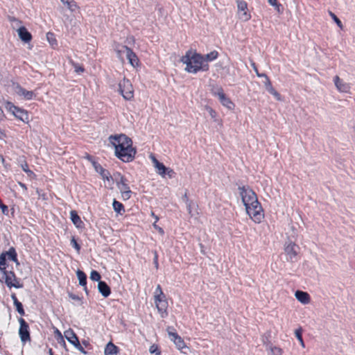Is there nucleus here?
<instances>
[{
  "label": "nucleus",
  "instance_id": "obj_50",
  "mask_svg": "<svg viewBox=\"0 0 355 355\" xmlns=\"http://www.w3.org/2000/svg\"><path fill=\"white\" fill-rule=\"evenodd\" d=\"M11 298H12V301H13V304H14V305H15L16 303H17L18 302H19V301L18 300V299H17V295H16V294H15V293H12V294H11Z\"/></svg>",
  "mask_w": 355,
  "mask_h": 355
},
{
  "label": "nucleus",
  "instance_id": "obj_18",
  "mask_svg": "<svg viewBox=\"0 0 355 355\" xmlns=\"http://www.w3.org/2000/svg\"><path fill=\"white\" fill-rule=\"evenodd\" d=\"M170 340L175 344L176 348L182 352H183V349L187 347L186 343L178 334H173Z\"/></svg>",
  "mask_w": 355,
  "mask_h": 355
},
{
  "label": "nucleus",
  "instance_id": "obj_62",
  "mask_svg": "<svg viewBox=\"0 0 355 355\" xmlns=\"http://www.w3.org/2000/svg\"><path fill=\"white\" fill-rule=\"evenodd\" d=\"M0 133H1V135H4V134H3V132L1 131V129H0Z\"/></svg>",
  "mask_w": 355,
  "mask_h": 355
},
{
  "label": "nucleus",
  "instance_id": "obj_2",
  "mask_svg": "<svg viewBox=\"0 0 355 355\" xmlns=\"http://www.w3.org/2000/svg\"><path fill=\"white\" fill-rule=\"evenodd\" d=\"M239 194L242 202L245 207V210L255 223L259 224L264 219V211L261 204L258 200L257 193L248 186L239 187Z\"/></svg>",
  "mask_w": 355,
  "mask_h": 355
},
{
  "label": "nucleus",
  "instance_id": "obj_56",
  "mask_svg": "<svg viewBox=\"0 0 355 355\" xmlns=\"http://www.w3.org/2000/svg\"><path fill=\"white\" fill-rule=\"evenodd\" d=\"M268 3L270 5L272 6V5H275L276 3L277 2V0H268Z\"/></svg>",
  "mask_w": 355,
  "mask_h": 355
},
{
  "label": "nucleus",
  "instance_id": "obj_12",
  "mask_svg": "<svg viewBox=\"0 0 355 355\" xmlns=\"http://www.w3.org/2000/svg\"><path fill=\"white\" fill-rule=\"evenodd\" d=\"M236 3L239 18L243 21H249L252 16L248 10L247 2L244 0H237Z\"/></svg>",
  "mask_w": 355,
  "mask_h": 355
},
{
  "label": "nucleus",
  "instance_id": "obj_34",
  "mask_svg": "<svg viewBox=\"0 0 355 355\" xmlns=\"http://www.w3.org/2000/svg\"><path fill=\"white\" fill-rule=\"evenodd\" d=\"M269 349L272 355H282L284 353L283 349L279 347L270 345Z\"/></svg>",
  "mask_w": 355,
  "mask_h": 355
},
{
  "label": "nucleus",
  "instance_id": "obj_24",
  "mask_svg": "<svg viewBox=\"0 0 355 355\" xmlns=\"http://www.w3.org/2000/svg\"><path fill=\"white\" fill-rule=\"evenodd\" d=\"M98 291L102 294L104 297H108L111 293V290L110 286L107 284L106 282L103 281H100L98 285Z\"/></svg>",
  "mask_w": 355,
  "mask_h": 355
},
{
  "label": "nucleus",
  "instance_id": "obj_19",
  "mask_svg": "<svg viewBox=\"0 0 355 355\" xmlns=\"http://www.w3.org/2000/svg\"><path fill=\"white\" fill-rule=\"evenodd\" d=\"M93 166L96 171L101 175L104 180H106L109 181L112 178L110 173L105 169L100 164L96 162H93Z\"/></svg>",
  "mask_w": 355,
  "mask_h": 355
},
{
  "label": "nucleus",
  "instance_id": "obj_42",
  "mask_svg": "<svg viewBox=\"0 0 355 355\" xmlns=\"http://www.w3.org/2000/svg\"><path fill=\"white\" fill-rule=\"evenodd\" d=\"M166 331L168 333V335L169 336V338L173 337V334H178L175 329L173 326H168L166 328Z\"/></svg>",
  "mask_w": 355,
  "mask_h": 355
},
{
  "label": "nucleus",
  "instance_id": "obj_4",
  "mask_svg": "<svg viewBox=\"0 0 355 355\" xmlns=\"http://www.w3.org/2000/svg\"><path fill=\"white\" fill-rule=\"evenodd\" d=\"M181 62L186 64L185 71L188 73L207 71L209 69V64L205 62L204 55L197 53L196 50H188L181 58Z\"/></svg>",
  "mask_w": 355,
  "mask_h": 355
},
{
  "label": "nucleus",
  "instance_id": "obj_20",
  "mask_svg": "<svg viewBox=\"0 0 355 355\" xmlns=\"http://www.w3.org/2000/svg\"><path fill=\"white\" fill-rule=\"evenodd\" d=\"M70 216L71 221L77 228L83 229L84 227L85 224L81 220L80 217L78 216L76 211L71 210L70 211Z\"/></svg>",
  "mask_w": 355,
  "mask_h": 355
},
{
  "label": "nucleus",
  "instance_id": "obj_31",
  "mask_svg": "<svg viewBox=\"0 0 355 355\" xmlns=\"http://www.w3.org/2000/svg\"><path fill=\"white\" fill-rule=\"evenodd\" d=\"M295 336H296L297 339L299 340L301 346L302 347H305L304 342L303 338H302V329L300 328V329H296L295 331Z\"/></svg>",
  "mask_w": 355,
  "mask_h": 355
},
{
  "label": "nucleus",
  "instance_id": "obj_25",
  "mask_svg": "<svg viewBox=\"0 0 355 355\" xmlns=\"http://www.w3.org/2000/svg\"><path fill=\"white\" fill-rule=\"evenodd\" d=\"M119 352L118 347L112 343L109 342L105 347V355H117Z\"/></svg>",
  "mask_w": 355,
  "mask_h": 355
},
{
  "label": "nucleus",
  "instance_id": "obj_10",
  "mask_svg": "<svg viewBox=\"0 0 355 355\" xmlns=\"http://www.w3.org/2000/svg\"><path fill=\"white\" fill-rule=\"evenodd\" d=\"M300 248L294 242L286 243L284 247V252L287 257V261L294 262L297 260Z\"/></svg>",
  "mask_w": 355,
  "mask_h": 355
},
{
  "label": "nucleus",
  "instance_id": "obj_1",
  "mask_svg": "<svg viewBox=\"0 0 355 355\" xmlns=\"http://www.w3.org/2000/svg\"><path fill=\"white\" fill-rule=\"evenodd\" d=\"M108 140L114 149V155L123 162H132L137 154L132 139L123 133L111 135Z\"/></svg>",
  "mask_w": 355,
  "mask_h": 355
},
{
  "label": "nucleus",
  "instance_id": "obj_14",
  "mask_svg": "<svg viewBox=\"0 0 355 355\" xmlns=\"http://www.w3.org/2000/svg\"><path fill=\"white\" fill-rule=\"evenodd\" d=\"M118 187L121 193L123 200H127L131 198L132 191L128 186V180L125 178L121 177L118 182Z\"/></svg>",
  "mask_w": 355,
  "mask_h": 355
},
{
  "label": "nucleus",
  "instance_id": "obj_21",
  "mask_svg": "<svg viewBox=\"0 0 355 355\" xmlns=\"http://www.w3.org/2000/svg\"><path fill=\"white\" fill-rule=\"evenodd\" d=\"M17 93L26 100H31L35 97V94L33 91H28L21 86L17 87Z\"/></svg>",
  "mask_w": 355,
  "mask_h": 355
},
{
  "label": "nucleus",
  "instance_id": "obj_55",
  "mask_svg": "<svg viewBox=\"0 0 355 355\" xmlns=\"http://www.w3.org/2000/svg\"><path fill=\"white\" fill-rule=\"evenodd\" d=\"M19 185L24 190V191H27V187L26 185L24 184V183H22V182H19Z\"/></svg>",
  "mask_w": 355,
  "mask_h": 355
},
{
  "label": "nucleus",
  "instance_id": "obj_30",
  "mask_svg": "<svg viewBox=\"0 0 355 355\" xmlns=\"http://www.w3.org/2000/svg\"><path fill=\"white\" fill-rule=\"evenodd\" d=\"M329 15L331 17V19L335 21L337 26L340 28H343V25L342 21L339 19V18L331 10H329Z\"/></svg>",
  "mask_w": 355,
  "mask_h": 355
},
{
  "label": "nucleus",
  "instance_id": "obj_59",
  "mask_svg": "<svg viewBox=\"0 0 355 355\" xmlns=\"http://www.w3.org/2000/svg\"><path fill=\"white\" fill-rule=\"evenodd\" d=\"M70 297L72 298V299H76V297L72 294L70 295Z\"/></svg>",
  "mask_w": 355,
  "mask_h": 355
},
{
  "label": "nucleus",
  "instance_id": "obj_23",
  "mask_svg": "<svg viewBox=\"0 0 355 355\" xmlns=\"http://www.w3.org/2000/svg\"><path fill=\"white\" fill-rule=\"evenodd\" d=\"M18 35L20 39L24 42H29L32 40L31 34L28 31L26 27L21 26L18 31Z\"/></svg>",
  "mask_w": 355,
  "mask_h": 355
},
{
  "label": "nucleus",
  "instance_id": "obj_17",
  "mask_svg": "<svg viewBox=\"0 0 355 355\" xmlns=\"http://www.w3.org/2000/svg\"><path fill=\"white\" fill-rule=\"evenodd\" d=\"M334 82L336 87L340 92L347 93L349 91L350 87L349 84L345 83L338 76H336L334 78Z\"/></svg>",
  "mask_w": 355,
  "mask_h": 355
},
{
  "label": "nucleus",
  "instance_id": "obj_51",
  "mask_svg": "<svg viewBox=\"0 0 355 355\" xmlns=\"http://www.w3.org/2000/svg\"><path fill=\"white\" fill-rule=\"evenodd\" d=\"M21 168L23 171L26 172V170H28L29 168L28 163L25 162L24 164H21Z\"/></svg>",
  "mask_w": 355,
  "mask_h": 355
},
{
  "label": "nucleus",
  "instance_id": "obj_13",
  "mask_svg": "<svg viewBox=\"0 0 355 355\" xmlns=\"http://www.w3.org/2000/svg\"><path fill=\"white\" fill-rule=\"evenodd\" d=\"M19 322L20 324L19 329V335L21 342L26 343L27 341H30L31 336H30L28 324L22 318H20L19 319Z\"/></svg>",
  "mask_w": 355,
  "mask_h": 355
},
{
  "label": "nucleus",
  "instance_id": "obj_5",
  "mask_svg": "<svg viewBox=\"0 0 355 355\" xmlns=\"http://www.w3.org/2000/svg\"><path fill=\"white\" fill-rule=\"evenodd\" d=\"M154 302L162 318H165L168 316V303L166 297L162 291V287L158 284L154 292Z\"/></svg>",
  "mask_w": 355,
  "mask_h": 355
},
{
  "label": "nucleus",
  "instance_id": "obj_53",
  "mask_svg": "<svg viewBox=\"0 0 355 355\" xmlns=\"http://www.w3.org/2000/svg\"><path fill=\"white\" fill-rule=\"evenodd\" d=\"M150 215L153 216V218H155V222L157 223L159 219V217L157 215H155V214L153 211H151Z\"/></svg>",
  "mask_w": 355,
  "mask_h": 355
},
{
  "label": "nucleus",
  "instance_id": "obj_15",
  "mask_svg": "<svg viewBox=\"0 0 355 355\" xmlns=\"http://www.w3.org/2000/svg\"><path fill=\"white\" fill-rule=\"evenodd\" d=\"M258 77L265 78L264 86L266 90L272 94L277 101L282 100L281 94L273 87L270 78L266 73H257Z\"/></svg>",
  "mask_w": 355,
  "mask_h": 355
},
{
  "label": "nucleus",
  "instance_id": "obj_22",
  "mask_svg": "<svg viewBox=\"0 0 355 355\" xmlns=\"http://www.w3.org/2000/svg\"><path fill=\"white\" fill-rule=\"evenodd\" d=\"M296 299L304 304H307L310 302V295L308 293L302 291H297L295 293Z\"/></svg>",
  "mask_w": 355,
  "mask_h": 355
},
{
  "label": "nucleus",
  "instance_id": "obj_33",
  "mask_svg": "<svg viewBox=\"0 0 355 355\" xmlns=\"http://www.w3.org/2000/svg\"><path fill=\"white\" fill-rule=\"evenodd\" d=\"M55 338L59 343H63L65 345V342L61 331L57 328L54 330Z\"/></svg>",
  "mask_w": 355,
  "mask_h": 355
},
{
  "label": "nucleus",
  "instance_id": "obj_26",
  "mask_svg": "<svg viewBox=\"0 0 355 355\" xmlns=\"http://www.w3.org/2000/svg\"><path fill=\"white\" fill-rule=\"evenodd\" d=\"M77 277L79 281V284L84 286V290L87 293V275L86 274L82 271L78 270L76 272Z\"/></svg>",
  "mask_w": 355,
  "mask_h": 355
},
{
  "label": "nucleus",
  "instance_id": "obj_60",
  "mask_svg": "<svg viewBox=\"0 0 355 355\" xmlns=\"http://www.w3.org/2000/svg\"><path fill=\"white\" fill-rule=\"evenodd\" d=\"M10 21H18L15 17L10 18Z\"/></svg>",
  "mask_w": 355,
  "mask_h": 355
},
{
  "label": "nucleus",
  "instance_id": "obj_54",
  "mask_svg": "<svg viewBox=\"0 0 355 355\" xmlns=\"http://www.w3.org/2000/svg\"><path fill=\"white\" fill-rule=\"evenodd\" d=\"M28 176H32V175H35V173L31 171L30 170L29 168L28 170H26V172H25Z\"/></svg>",
  "mask_w": 355,
  "mask_h": 355
},
{
  "label": "nucleus",
  "instance_id": "obj_41",
  "mask_svg": "<svg viewBox=\"0 0 355 355\" xmlns=\"http://www.w3.org/2000/svg\"><path fill=\"white\" fill-rule=\"evenodd\" d=\"M15 306L16 307V309H17V312L21 315H25V311H24V309L23 308V305H22V304L20 302H18L17 303H16L15 304Z\"/></svg>",
  "mask_w": 355,
  "mask_h": 355
},
{
  "label": "nucleus",
  "instance_id": "obj_37",
  "mask_svg": "<svg viewBox=\"0 0 355 355\" xmlns=\"http://www.w3.org/2000/svg\"><path fill=\"white\" fill-rule=\"evenodd\" d=\"M149 352L150 354H155V355H161V351L159 349V347L157 345H152L149 348Z\"/></svg>",
  "mask_w": 355,
  "mask_h": 355
},
{
  "label": "nucleus",
  "instance_id": "obj_39",
  "mask_svg": "<svg viewBox=\"0 0 355 355\" xmlns=\"http://www.w3.org/2000/svg\"><path fill=\"white\" fill-rule=\"evenodd\" d=\"M72 65L75 69V71L77 73H83L85 71V68L83 67V66L80 65L79 64L76 63L74 62H72Z\"/></svg>",
  "mask_w": 355,
  "mask_h": 355
},
{
  "label": "nucleus",
  "instance_id": "obj_35",
  "mask_svg": "<svg viewBox=\"0 0 355 355\" xmlns=\"http://www.w3.org/2000/svg\"><path fill=\"white\" fill-rule=\"evenodd\" d=\"M205 110L208 112L211 118L214 119V121H216L217 112L209 105L205 106Z\"/></svg>",
  "mask_w": 355,
  "mask_h": 355
},
{
  "label": "nucleus",
  "instance_id": "obj_11",
  "mask_svg": "<svg viewBox=\"0 0 355 355\" xmlns=\"http://www.w3.org/2000/svg\"><path fill=\"white\" fill-rule=\"evenodd\" d=\"M66 339L73 345L78 351L83 354H87V352L81 345L78 337L72 329H69L64 332Z\"/></svg>",
  "mask_w": 355,
  "mask_h": 355
},
{
  "label": "nucleus",
  "instance_id": "obj_38",
  "mask_svg": "<svg viewBox=\"0 0 355 355\" xmlns=\"http://www.w3.org/2000/svg\"><path fill=\"white\" fill-rule=\"evenodd\" d=\"M90 278L93 281L100 282L101 278L100 273L96 270H92L90 274Z\"/></svg>",
  "mask_w": 355,
  "mask_h": 355
},
{
  "label": "nucleus",
  "instance_id": "obj_46",
  "mask_svg": "<svg viewBox=\"0 0 355 355\" xmlns=\"http://www.w3.org/2000/svg\"><path fill=\"white\" fill-rule=\"evenodd\" d=\"M187 211L188 213L192 216V202L191 201H189V200H187Z\"/></svg>",
  "mask_w": 355,
  "mask_h": 355
},
{
  "label": "nucleus",
  "instance_id": "obj_58",
  "mask_svg": "<svg viewBox=\"0 0 355 355\" xmlns=\"http://www.w3.org/2000/svg\"><path fill=\"white\" fill-rule=\"evenodd\" d=\"M49 355H54L52 349H49Z\"/></svg>",
  "mask_w": 355,
  "mask_h": 355
},
{
  "label": "nucleus",
  "instance_id": "obj_48",
  "mask_svg": "<svg viewBox=\"0 0 355 355\" xmlns=\"http://www.w3.org/2000/svg\"><path fill=\"white\" fill-rule=\"evenodd\" d=\"M272 6L275 7V9L279 12L281 13L282 11L281 10L282 8V4L277 2L275 5H272Z\"/></svg>",
  "mask_w": 355,
  "mask_h": 355
},
{
  "label": "nucleus",
  "instance_id": "obj_47",
  "mask_svg": "<svg viewBox=\"0 0 355 355\" xmlns=\"http://www.w3.org/2000/svg\"><path fill=\"white\" fill-rule=\"evenodd\" d=\"M0 208L1 209V211L3 214H8V206H6V205H4L3 203H2L1 205H0Z\"/></svg>",
  "mask_w": 355,
  "mask_h": 355
},
{
  "label": "nucleus",
  "instance_id": "obj_49",
  "mask_svg": "<svg viewBox=\"0 0 355 355\" xmlns=\"http://www.w3.org/2000/svg\"><path fill=\"white\" fill-rule=\"evenodd\" d=\"M0 159L3 166L7 168L9 164L6 162L5 158L2 155H0Z\"/></svg>",
  "mask_w": 355,
  "mask_h": 355
},
{
  "label": "nucleus",
  "instance_id": "obj_61",
  "mask_svg": "<svg viewBox=\"0 0 355 355\" xmlns=\"http://www.w3.org/2000/svg\"><path fill=\"white\" fill-rule=\"evenodd\" d=\"M184 198H186L187 200H189V199H188V198H187V193H185V195H184ZM187 202V200H186V202Z\"/></svg>",
  "mask_w": 355,
  "mask_h": 355
},
{
  "label": "nucleus",
  "instance_id": "obj_52",
  "mask_svg": "<svg viewBox=\"0 0 355 355\" xmlns=\"http://www.w3.org/2000/svg\"><path fill=\"white\" fill-rule=\"evenodd\" d=\"M252 67H253L254 71L256 72V74L257 75V73H259V70H258L257 66H256V64L254 62L252 63Z\"/></svg>",
  "mask_w": 355,
  "mask_h": 355
},
{
  "label": "nucleus",
  "instance_id": "obj_44",
  "mask_svg": "<svg viewBox=\"0 0 355 355\" xmlns=\"http://www.w3.org/2000/svg\"><path fill=\"white\" fill-rule=\"evenodd\" d=\"M154 258H153V263L155 267L157 269L159 268V262H158V254L157 251H154Z\"/></svg>",
  "mask_w": 355,
  "mask_h": 355
},
{
  "label": "nucleus",
  "instance_id": "obj_7",
  "mask_svg": "<svg viewBox=\"0 0 355 355\" xmlns=\"http://www.w3.org/2000/svg\"><path fill=\"white\" fill-rule=\"evenodd\" d=\"M119 92L126 101H131L134 98V89L131 82L123 78L119 83Z\"/></svg>",
  "mask_w": 355,
  "mask_h": 355
},
{
  "label": "nucleus",
  "instance_id": "obj_3",
  "mask_svg": "<svg viewBox=\"0 0 355 355\" xmlns=\"http://www.w3.org/2000/svg\"><path fill=\"white\" fill-rule=\"evenodd\" d=\"M7 259L12 261L17 265L19 264L17 254L15 248L11 247L8 251L3 252L0 254V282L6 284L9 288H21L23 287V283L16 276L12 270H8Z\"/></svg>",
  "mask_w": 355,
  "mask_h": 355
},
{
  "label": "nucleus",
  "instance_id": "obj_36",
  "mask_svg": "<svg viewBox=\"0 0 355 355\" xmlns=\"http://www.w3.org/2000/svg\"><path fill=\"white\" fill-rule=\"evenodd\" d=\"M70 243L76 249V250L79 253L81 247H80V245L77 242V241L74 236L71 237Z\"/></svg>",
  "mask_w": 355,
  "mask_h": 355
},
{
  "label": "nucleus",
  "instance_id": "obj_8",
  "mask_svg": "<svg viewBox=\"0 0 355 355\" xmlns=\"http://www.w3.org/2000/svg\"><path fill=\"white\" fill-rule=\"evenodd\" d=\"M150 157L157 174H159L162 178H165L166 175H167L169 178H173L175 177V173L173 169L165 166L164 164L158 161L154 155H151Z\"/></svg>",
  "mask_w": 355,
  "mask_h": 355
},
{
  "label": "nucleus",
  "instance_id": "obj_43",
  "mask_svg": "<svg viewBox=\"0 0 355 355\" xmlns=\"http://www.w3.org/2000/svg\"><path fill=\"white\" fill-rule=\"evenodd\" d=\"M80 344L83 348L85 347V348H87L89 350L92 349V345L90 344V343L88 340H83Z\"/></svg>",
  "mask_w": 355,
  "mask_h": 355
},
{
  "label": "nucleus",
  "instance_id": "obj_16",
  "mask_svg": "<svg viewBox=\"0 0 355 355\" xmlns=\"http://www.w3.org/2000/svg\"><path fill=\"white\" fill-rule=\"evenodd\" d=\"M122 48L126 53V58L128 62L135 68L139 67L140 64L139 59L132 49L125 45L123 46Z\"/></svg>",
  "mask_w": 355,
  "mask_h": 355
},
{
  "label": "nucleus",
  "instance_id": "obj_6",
  "mask_svg": "<svg viewBox=\"0 0 355 355\" xmlns=\"http://www.w3.org/2000/svg\"><path fill=\"white\" fill-rule=\"evenodd\" d=\"M5 107L11 114H12L17 119L22 121L24 123H28L29 121V116L28 112L21 107L15 105L12 103L7 101Z\"/></svg>",
  "mask_w": 355,
  "mask_h": 355
},
{
  "label": "nucleus",
  "instance_id": "obj_9",
  "mask_svg": "<svg viewBox=\"0 0 355 355\" xmlns=\"http://www.w3.org/2000/svg\"><path fill=\"white\" fill-rule=\"evenodd\" d=\"M211 94L214 96H217L223 106L229 110H233L235 107L232 101L226 96L223 89L221 87H218L216 89H211Z\"/></svg>",
  "mask_w": 355,
  "mask_h": 355
},
{
  "label": "nucleus",
  "instance_id": "obj_28",
  "mask_svg": "<svg viewBox=\"0 0 355 355\" xmlns=\"http://www.w3.org/2000/svg\"><path fill=\"white\" fill-rule=\"evenodd\" d=\"M112 206H113L114 210L116 213H118L119 214H122L123 212H125V208H124L123 205L121 202L117 201L116 200H114Z\"/></svg>",
  "mask_w": 355,
  "mask_h": 355
},
{
  "label": "nucleus",
  "instance_id": "obj_57",
  "mask_svg": "<svg viewBox=\"0 0 355 355\" xmlns=\"http://www.w3.org/2000/svg\"><path fill=\"white\" fill-rule=\"evenodd\" d=\"M128 40H130L131 42H132L133 43H135V37L134 36H130L128 37Z\"/></svg>",
  "mask_w": 355,
  "mask_h": 355
},
{
  "label": "nucleus",
  "instance_id": "obj_45",
  "mask_svg": "<svg viewBox=\"0 0 355 355\" xmlns=\"http://www.w3.org/2000/svg\"><path fill=\"white\" fill-rule=\"evenodd\" d=\"M153 227L157 230L158 231V232L161 234V235H164V230H163V228H162L161 227L158 226L157 225V223L154 222V223L153 224Z\"/></svg>",
  "mask_w": 355,
  "mask_h": 355
},
{
  "label": "nucleus",
  "instance_id": "obj_32",
  "mask_svg": "<svg viewBox=\"0 0 355 355\" xmlns=\"http://www.w3.org/2000/svg\"><path fill=\"white\" fill-rule=\"evenodd\" d=\"M64 5H66L69 10L71 12L75 11L76 8H78L77 3L74 0L67 1Z\"/></svg>",
  "mask_w": 355,
  "mask_h": 355
},
{
  "label": "nucleus",
  "instance_id": "obj_63",
  "mask_svg": "<svg viewBox=\"0 0 355 355\" xmlns=\"http://www.w3.org/2000/svg\"><path fill=\"white\" fill-rule=\"evenodd\" d=\"M2 135H1V134L0 133V138H1Z\"/></svg>",
  "mask_w": 355,
  "mask_h": 355
},
{
  "label": "nucleus",
  "instance_id": "obj_40",
  "mask_svg": "<svg viewBox=\"0 0 355 355\" xmlns=\"http://www.w3.org/2000/svg\"><path fill=\"white\" fill-rule=\"evenodd\" d=\"M36 193L38 195L39 199H42L43 200H47V195H46V193L43 190L40 189H36Z\"/></svg>",
  "mask_w": 355,
  "mask_h": 355
},
{
  "label": "nucleus",
  "instance_id": "obj_29",
  "mask_svg": "<svg viewBox=\"0 0 355 355\" xmlns=\"http://www.w3.org/2000/svg\"><path fill=\"white\" fill-rule=\"evenodd\" d=\"M122 46H123L119 43L116 44L114 46V51L117 55L118 58L120 59L122 62H123V58L122 56V53L123 52L122 49H123L122 48Z\"/></svg>",
  "mask_w": 355,
  "mask_h": 355
},
{
  "label": "nucleus",
  "instance_id": "obj_27",
  "mask_svg": "<svg viewBox=\"0 0 355 355\" xmlns=\"http://www.w3.org/2000/svg\"><path fill=\"white\" fill-rule=\"evenodd\" d=\"M218 52L216 50L211 51L210 53L204 55L205 62H211L216 60L218 57Z\"/></svg>",
  "mask_w": 355,
  "mask_h": 355
}]
</instances>
